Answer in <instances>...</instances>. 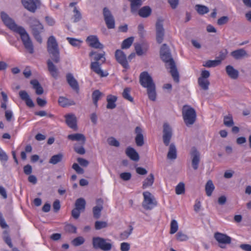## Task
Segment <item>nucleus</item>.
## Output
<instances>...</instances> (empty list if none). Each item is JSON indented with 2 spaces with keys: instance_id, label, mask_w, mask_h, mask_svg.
I'll use <instances>...</instances> for the list:
<instances>
[{
  "instance_id": "obj_23",
  "label": "nucleus",
  "mask_w": 251,
  "mask_h": 251,
  "mask_svg": "<svg viewBox=\"0 0 251 251\" xmlns=\"http://www.w3.org/2000/svg\"><path fill=\"white\" fill-rule=\"evenodd\" d=\"M105 52L103 51L101 53H98L96 51H92L89 53V56L90 57L94 56V62H100L99 61H101V63H104L106 59L105 58Z\"/></svg>"
},
{
  "instance_id": "obj_59",
  "label": "nucleus",
  "mask_w": 251,
  "mask_h": 251,
  "mask_svg": "<svg viewBox=\"0 0 251 251\" xmlns=\"http://www.w3.org/2000/svg\"><path fill=\"white\" fill-rule=\"evenodd\" d=\"M72 168L78 174H83L84 172V170L76 163L73 164Z\"/></svg>"
},
{
  "instance_id": "obj_29",
  "label": "nucleus",
  "mask_w": 251,
  "mask_h": 251,
  "mask_svg": "<svg viewBox=\"0 0 251 251\" xmlns=\"http://www.w3.org/2000/svg\"><path fill=\"white\" fill-rule=\"evenodd\" d=\"M148 49V45L143 44L141 45L137 44L135 45V50L138 55H142L146 53Z\"/></svg>"
},
{
  "instance_id": "obj_20",
  "label": "nucleus",
  "mask_w": 251,
  "mask_h": 251,
  "mask_svg": "<svg viewBox=\"0 0 251 251\" xmlns=\"http://www.w3.org/2000/svg\"><path fill=\"white\" fill-rule=\"evenodd\" d=\"M230 54L236 60H239L243 58H248L250 56V55L244 49H240L232 51Z\"/></svg>"
},
{
  "instance_id": "obj_56",
  "label": "nucleus",
  "mask_w": 251,
  "mask_h": 251,
  "mask_svg": "<svg viewBox=\"0 0 251 251\" xmlns=\"http://www.w3.org/2000/svg\"><path fill=\"white\" fill-rule=\"evenodd\" d=\"M74 150L78 154H84L85 153V150L84 148L81 146H79L77 144H75L74 146Z\"/></svg>"
},
{
  "instance_id": "obj_46",
  "label": "nucleus",
  "mask_w": 251,
  "mask_h": 251,
  "mask_svg": "<svg viewBox=\"0 0 251 251\" xmlns=\"http://www.w3.org/2000/svg\"><path fill=\"white\" fill-rule=\"evenodd\" d=\"M220 64V60H208L207 61L205 64L203 65V66L205 67L210 68V67H215L216 66H218Z\"/></svg>"
},
{
  "instance_id": "obj_61",
  "label": "nucleus",
  "mask_w": 251,
  "mask_h": 251,
  "mask_svg": "<svg viewBox=\"0 0 251 251\" xmlns=\"http://www.w3.org/2000/svg\"><path fill=\"white\" fill-rule=\"evenodd\" d=\"M129 228L130 229H129V231L126 230L121 234V236L123 238H124V239L127 238L131 234V233L132 232L133 228L131 226H130Z\"/></svg>"
},
{
  "instance_id": "obj_60",
  "label": "nucleus",
  "mask_w": 251,
  "mask_h": 251,
  "mask_svg": "<svg viewBox=\"0 0 251 251\" xmlns=\"http://www.w3.org/2000/svg\"><path fill=\"white\" fill-rule=\"evenodd\" d=\"M227 54V50H225V51H221L219 52V55L216 57L217 60H220V63H221L222 61L224 60Z\"/></svg>"
},
{
  "instance_id": "obj_48",
  "label": "nucleus",
  "mask_w": 251,
  "mask_h": 251,
  "mask_svg": "<svg viewBox=\"0 0 251 251\" xmlns=\"http://www.w3.org/2000/svg\"><path fill=\"white\" fill-rule=\"evenodd\" d=\"M130 88H126L123 91V97L124 99L129 100V101L132 102L133 100V98L130 95Z\"/></svg>"
},
{
  "instance_id": "obj_42",
  "label": "nucleus",
  "mask_w": 251,
  "mask_h": 251,
  "mask_svg": "<svg viewBox=\"0 0 251 251\" xmlns=\"http://www.w3.org/2000/svg\"><path fill=\"white\" fill-rule=\"evenodd\" d=\"M102 93L99 90H95L92 93V99L93 103L97 107L98 106V101L100 99Z\"/></svg>"
},
{
  "instance_id": "obj_49",
  "label": "nucleus",
  "mask_w": 251,
  "mask_h": 251,
  "mask_svg": "<svg viewBox=\"0 0 251 251\" xmlns=\"http://www.w3.org/2000/svg\"><path fill=\"white\" fill-rule=\"evenodd\" d=\"M176 239L180 242L185 241L188 239V236L181 231H179L176 235Z\"/></svg>"
},
{
  "instance_id": "obj_21",
  "label": "nucleus",
  "mask_w": 251,
  "mask_h": 251,
  "mask_svg": "<svg viewBox=\"0 0 251 251\" xmlns=\"http://www.w3.org/2000/svg\"><path fill=\"white\" fill-rule=\"evenodd\" d=\"M67 125L71 128L76 130V118L74 114H69L65 116Z\"/></svg>"
},
{
  "instance_id": "obj_53",
  "label": "nucleus",
  "mask_w": 251,
  "mask_h": 251,
  "mask_svg": "<svg viewBox=\"0 0 251 251\" xmlns=\"http://www.w3.org/2000/svg\"><path fill=\"white\" fill-rule=\"evenodd\" d=\"M73 12L74 13V22H77L80 20L81 19V15L79 10L77 9L76 7H74Z\"/></svg>"
},
{
  "instance_id": "obj_8",
  "label": "nucleus",
  "mask_w": 251,
  "mask_h": 251,
  "mask_svg": "<svg viewBox=\"0 0 251 251\" xmlns=\"http://www.w3.org/2000/svg\"><path fill=\"white\" fill-rule=\"evenodd\" d=\"M1 19L4 24L11 30L18 32L20 28L22 26H18L16 24L14 21L5 12H1L0 13Z\"/></svg>"
},
{
  "instance_id": "obj_43",
  "label": "nucleus",
  "mask_w": 251,
  "mask_h": 251,
  "mask_svg": "<svg viewBox=\"0 0 251 251\" xmlns=\"http://www.w3.org/2000/svg\"><path fill=\"white\" fill-rule=\"evenodd\" d=\"M196 10L201 15H203L209 12V9L207 6L200 4L196 5Z\"/></svg>"
},
{
  "instance_id": "obj_27",
  "label": "nucleus",
  "mask_w": 251,
  "mask_h": 251,
  "mask_svg": "<svg viewBox=\"0 0 251 251\" xmlns=\"http://www.w3.org/2000/svg\"><path fill=\"white\" fill-rule=\"evenodd\" d=\"M68 139L72 141H81L82 145L84 144L86 138L85 136L81 133H75L70 134L67 137Z\"/></svg>"
},
{
  "instance_id": "obj_58",
  "label": "nucleus",
  "mask_w": 251,
  "mask_h": 251,
  "mask_svg": "<svg viewBox=\"0 0 251 251\" xmlns=\"http://www.w3.org/2000/svg\"><path fill=\"white\" fill-rule=\"evenodd\" d=\"M229 21V18L227 16H223L219 18L217 21V24L219 25H222L226 24Z\"/></svg>"
},
{
  "instance_id": "obj_13",
  "label": "nucleus",
  "mask_w": 251,
  "mask_h": 251,
  "mask_svg": "<svg viewBox=\"0 0 251 251\" xmlns=\"http://www.w3.org/2000/svg\"><path fill=\"white\" fill-rule=\"evenodd\" d=\"M103 14L107 28L109 29L114 28L115 27V20L111 12L107 8H103Z\"/></svg>"
},
{
  "instance_id": "obj_57",
  "label": "nucleus",
  "mask_w": 251,
  "mask_h": 251,
  "mask_svg": "<svg viewBox=\"0 0 251 251\" xmlns=\"http://www.w3.org/2000/svg\"><path fill=\"white\" fill-rule=\"evenodd\" d=\"M120 177L124 181H128L131 179V174L129 172L122 173L120 175Z\"/></svg>"
},
{
  "instance_id": "obj_44",
  "label": "nucleus",
  "mask_w": 251,
  "mask_h": 251,
  "mask_svg": "<svg viewBox=\"0 0 251 251\" xmlns=\"http://www.w3.org/2000/svg\"><path fill=\"white\" fill-rule=\"evenodd\" d=\"M224 124L227 127L232 126L234 125L232 116L231 114H228L224 117Z\"/></svg>"
},
{
  "instance_id": "obj_39",
  "label": "nucleus",
  "mask_w": 251,
  "mask_h": 251,
  "mask_svg": "<svg viewBox=\"0 0 251 251\" xmlns=\"http://www.w3.org/2000/svg\"><path fill=\"white\" fill-rule=\"evenodd\" d=\"M198 82L199 86L203 90H207L209 88L210 82L208 79H204L201 78H199Z\"/></svg>"
},
{
  "instance_id": "obj_32",
  "label": "nucleus",
  "mask_w": 251,
  "mask_h": 251,
  "mask_svg": "<svg viewBox=\"0 0 251 251\" xmlns=\"http://www.w3.org/2000/svg\"><path fill=\"white\" fill-rule=\"evenodd\" d=\"M167 157L172 160L175 159L177 157L176 149L174 143L171 144L169 146Z\"/></svg>"
},
{
  "instance_id": "obj_14",
  "label": "nucleus",
  "mask_w": 251,
  "mask_h": 251,
  "mask_svg": "<svg viewBox=\"0 0 251 251\" xmlns=\"http://www.w3.org/2000/svg\"><path fill=\"white\" fill-rule=\"evenodd\" d=\"M173 136V132L172 128L167 123L163 125V141L166 146L169 145L171 139Z\"/></svg>"
},
{
  "instance_id": "obj_22",
  "label": "nucleus",
  "mask_w": 251,
  "mask_h": 251,
  "mask_svg": "<svg viewBox=\"0 0 251 251\" xmlns=\"http://www.w3.org/2000/svg\"><path fill=\"white\" fill-rule=\"evenodd\" d=\"M20 98L25 101L26 105L29 107H33L34 103L30 98L28 93L25 90L20 91L19 93Z\"/></svg>"
},
{
  "instance_id": "obj_28",
  "label": "nucleus",
  "mask_w": 251,
  "mask_h": 251,
  "mask_svg": "<svg viewBox=\"0 0 251 251\" xmlns=\"http://www.w3.org/2000/svg\"><path fill=\"white\" fill-rule=\"evenodd\" d=\"M226 70L228 75L232 79H237L239 75L238 71L235 69L232 66L228 65L226 68Z\"/></svg>"
},
{
  "instance_id": "obj_37",
  "label": "nucleus",
  "mask_w": 251,
  "mask_h": 251,
  "mask_svg": "<svg viewBox=\"0 0 251 251\" xmlns=\"http://www.w3.org/2000/svg\"><path fill=\"white\" fill-rule=\"evenodd\" d=\"M154 179L153 175L152 174H150L143 182V188L145 189L148 187L151 186L153 183Z\"/></svg>"
},
{
  "instance_id": "obj_10",
  "label": "nucleus",
  "mask_w": 251,
  "mask_h": 251,
  "mask_svg": "<svg viewBox=\"0 0 251 251\" xmlns=\"http://www.w3.org/2000/svg\"><path fill=\"white\" fill-rule=\"evenodd\" d=\"M156 39L158 43L161 44L164 39L165 30L163 28V20L158 19L155 24Z\"/></svg>"
},
{
  "instance_id": "obj_41",
  "label": "nucleus",
  "mask_w": 251,
  "mask_h": 251,
  "mask_svg": "<svg viewBox=\"0 0 251 251\" xmlns=\"http://www.w3.org/2000/svg\"><path fill=\"white\" fill-rule=\"evenodd\" d=\"M66 39L72 46L75 47H79L82 43V40L74 38L67 37Z\"/></svg>"
},
{
  "instance_id": "obj_35",
  "label": "nucleus",
  "mask_w": 251,
  "mask_h": 251,
  "mask_svg": "<svg viewBox=\"0 0 251 251\" xmlns=\"http://www.w3.org/2000/svg\"><path fill=\"white\" fill-rule=\"evenodd\" d=\"M86 201L82 198L77 199L75 202V208L83 212L85 209Z\"/></svg>"
},
{
  "instance_id": "obj_33",
  "label": "nucleus",
  "mask_w": 251,
  "mask_h": 251,
  "mask_svg": "<svg viewBox=\"0 0 251 251\" xmlns=\"http://www.w3.org/2000/svg\"><path fill=\"white\" fill-rule=\"evenodd\" d=\"M130 3L131 12L133 14L137 13L142 4V0H130Z\"/></svg>"
},
{
  "instance_id": "obj_26",
  "label": "nucleus",
  "mask_w": 251,
  "mask_h": 251,
  "mask_svg": "<svg viewBox=\"0 0 251 251\" xmlns=\"http://www.w3.org/2000/svg\"><path fill=\"white\" fill-rule=\"evenodd\" d=\"M138 15L142 18L149 17L151 13L152 10L149 6H145L138 10Z\"/></svg>"
},
{
  "instance_id": "obj_52",
  "label": "nucleus",
  "mask_w": 251,
  "mask_h": 251,
  "mask_svg": "<svg viewBox=\"0 0 251 251\" xmlns=\"http://www.w3.org/2000/svg\"><path fill=\"white\" fill-rule=\"evenodd\" d=\"M84 241H85V240L83 237L79 236V237H77L75 238L72 241V244L75 246H80V245L83 244L84 243Z\"/></svg>"
},
{
  "instance_id": "obj_12",
  "label": "nucleus",
  "mask_w": 251,
  "mask_h": 251,
  "mask_svg": "<svg viewBox=\"0 0 251 251\" xmlns=\"http://www.w3.org/2000/svg\"><path fill=\"white\" fill-rule=\"evenodd\" d=\"M115 57L116 61L126 69H129L126 56L124 52L121 50H117L115 52Z\"/></svg>"
},
{
  "instance_id": "obj_54",
  "label": "nucleus",
  "mask_w": 251,
  "mask_h": 251,
  "mask_svg": "<svg viewBox=\"0 0 251 251\" xmlns=\"http://www.w3.org/2000/svg\"><path fill=\"white\" fill-rule=\"evenodd\" d=\"M64 229L66 232L70 233H76V227L71 224H67L65 226Z\"/></svg>"
},
{
  "instance_id": "obj_11",
  "label": "nucleus",
  "mask_w": 251,
  "mask_h": 251,
  "mask_svg": "<svg viewBox=\"0 0 251 251\" xmlns=\"http://www.w3.org/2000/svg\"><path fill=\"white\" fill-rule=\"evenodd\" d=\"M24 7L28 11L34 13L40 7V0H22Z\"/></svg>"
},
{
  "instance_id": "obj_24",
  "label": "nucleus",
  "mask_w": 251,
  "mask_h": 251,
  "mask_svg": "<svg viewBox=\"0 0 251 251\" xmlns=\"http://www.w3.org/2000/svg\"><path fill=\"white\" fill-rule=\"evenodd\" d=\"M126 155L133 161H138L139 160L138 153L132 147H127L126 150Z\"/></svg>"
},
{
  "instance_id": "obj_16",
  "label": "nucleus",
  "mask_w": 251,
  "mask_h": 251,
  "mask_svg": "<svg viewBox=\"0 0 251 251\" xmlns=\"http://www.w3.org/2000/svg\"><path fill=\"white\" fill-rule=\"evenodd\" d=\"M190 155L192 167L195 170H196L199 168L200 162V153L195 148H193L191 151Z\"/></svg>"
},
{
  "instance_id": "obj_62",
  "label": "nucleus",
  "mask_w": 251,
  "mask_h": 251,
  "mask_svg": "<svg viewBox=\"0 0 251 251\" xmlns=\"http://www.w3.org/2000/svg\"><path fill=\"white\" fill-rule=\"evenodd\" d=\"M53 209L55 212H57L60 209V203L58 200H55L53 203Z\"/></svg>"
},
{
  "instance_id": "obj_64",
  "label": "nucleus",
  "mask_w": 251,
  "mask_h": 251,
  "mask_svg": "<svg viewBox=\"0 0 251 251\" xmlns=\"http://www.w3.org/2000/svg\"><path fill=\"white\" fill-rule=\"evenodd\" d=\"M120 248L122 251H128L130 249V245L128 243L123 242L121 243Z\"/></svg>"
},
{
  "instance_id": "obj_15",
  "label": "nucleus",
  "mask_w": 251,
  "mask_h": 251,
  "mask_svg": "<svg viewBox=\"0 0 251 251\" xmlns=\"http://www.w3.org/2000/svg\"><path fill=\"white\" fill-rule=\"evenodd\" d=\"M214 237L216 241L219 243L220 247L225 248L224 244H229L231 241V238L226 234L216 232L214 234Z\"/></svg>"
},
{
  "instance_id": "obj_34",
  "label": "nucleus",
  "mask_w": 251,
  "mask_h": 251,
  "mask_svg": "<svg viewBox=\"0 0 251 251\" xmlns=\"http://www.w3.org/2000/svg\"><path fill=\"white\" fill-rule=\"evenodd\" d=\"M117 98L115 96L108 95L107 97V104L106 108L107 109H113L116 106L115 102L116 101Z\"/></svg>"
},
{
  "instance_id": "obj_51",
  "label": "nucleus",
  "mask_w": 251,
  "mask_h": 251,
  "mask_svg": "<svg viewBox=\"0 0 251 251\" xmlns=\"http://www.w3.org/2000/svg\"><path fill=\"white\" fill-rule=\"evenodd\" d=\"M185 192V185L183 182H180L176 187V193L177 195H181Z\"/></svg>"
},
{
  "instance_id": "obj_40",
  "label": "nucleus",
  "mask_w": 251,
  "mask_h": 251,
  "mask_svg": "<svg viewBox=\"0 0 251 251\" xmlns=\"http://www.w3.org/2000/svg\"><path fill=\"white\" fill-rule=\"evenodd\" d=\"M134 41L133 37H130L124 40L121 45L122 49H127L131 46Z\"/></svg>"
},
{
  "instance_id": "obj_2",
  "label": "nucleus",
  "mask_w": 251,
  "mask_h": 251,
  "mask_svg": "<svg viewBox=\"0 0 251 251\" xmlns=\"http://www.w3.org/2000/svg\"><path fill=\"white\" fill-rule=\"evenodd\" d=\"M160 54L161 58L165 63L166 67L170 69V72L174 80L178 82L179 81L178 73L170 49L166 44H164L162 46L160 49Z\"/></svg>"
},
{
  "instance_id": "obj_30",
  "label": "nucleus",
  "mask_w": 251,
  "mask_h": 251,
  "mask_svg": "<svg viewBox=\"0 0 251 251\" xmlns=\"http://www.w3.org/2000/svg\"><path fill=\"white\" fill-rule=\"evenodd\" d=\"M30 84L33 86V88L35 90V93L37 95H40L44 93L43 88L37 80H31Z\"/></svg>"
},
{
  "instance_id": "obj_47",
  "label": "nucleus",
  "mask_w": 251,
  "mask_h": 251,
  "mask_svg": "<svg viewBox=\"0 0 251 251\" xmlns=\"http://www.w3.org/2000/svg\"><path fill=\"white\" fill-rule=\"evenodd\" d=\"M178 226L177 221L176 220H172L170 225V233L173 234L178 230Z\"/></svg>"
},
{
  "instance_id": "obj_1",
  "label": "nucleus",
  "mask_w": 251,
  "mask_h": 251,
  "mask_svg": "<svg viewBox=\"0 0 251 251\" xmlns=\"http://www.w3.org/2000/svg\"><path fill=\"white\" fill-rule=\"evenodd\" d=\"M47 50L51 59L47 61L48 70L52 77L57 79L59 71L53 62L58 63L60 61V52L57 41L53 36H50L47 42Z\"/></svg>"
},
{
  "instance_id": "obj_9",
  "label": "nucleus",
  "mask_w": 251,
  "mask_h": 251,
  "mask_svg": "<svg viewBox=\"0 0 251 251\" xmlns=\"http://www.w3.org/2000/svg\"><path fill=\"white\" fill-rule=\"evenodd\" d=\"M143 196L144 201L142 203V206L144 209L151 210L157 205V201L150 192L148 191L144 192Z\"/></svg>"
},
{
  "instance_id": "obj_25",
  "label": "nucleus",
  "mask_w": 251,
  "mask_h": 251,
  "mask_svg": "<svg viewBox=\"0 0 251 251\" xmlns=\"http://www.w3.org/2000/svg\"><path fill=\"white\" fill-rule=\"evenodd\" d=\"M67 81L71 87L75 91L79 89L78 84L77 80L71 74H68L66 75Z\"/></svg>"
},
{
  "instance_id": "obj_63",
  "label": "nucleus",
  "mask_w": 251,
  "mask_h": 251,
  "mask_svg": "<svg viewBox=\"0 0 251 251\" xmlns=\"http://www.w3.org/2000/svg\"><path fill=\"white\" fill-rule=\"evenodd\" d=\"M77 161L81 166L83 167H87L89 164V162L85 159L82 158H78Z\"/></svg>"
},
{
  "instance_id": "obj_19",
  "label": "nucleus",
  "mask_w": 251,
  "mask_h": 251,
  "mask_svg": "<svg viewBox=\"0 0 251 251\" xmlns=\"http://www.w3.org/2000/svg\"><path fill=\"white\" fill-rule=\"evenodd\" d=\"M143 130L140 126H136L135 129L136 136L135 141L136 144L138 147H142L144 144Z\"/></svg>"
},
{
  "instance_id": "obj_6",
  "label": "nucleus",
  "mask_w": 251,
  "mask_h": 251,
  "mask_svg": "<svg viewBox=\"0 0 251 251\" xmlns=\"http://www.w3.org/2000/svg\"><path fill=\"white\" fill-rule=\"evenodd\" d=\"M19 29L17 33L20 35L25 48L30 54L33 53L34 51V46L29 34L24 27L20 28Z\"/></svg>"
},
{
  "instance_id": "obj_18",
  "label": "nucleus",
  "mask_w": 251,
  "mask_h": 251,
  "mask_svg": "<svg viewBox=\"0 0 251 251\" xmlns=\"http://www.w3.org/2000/svg\"><path fill=\"white\" fill-rule=\"evenodd\" d=\"M86 42L91 47L99 49L103 48V45L99 42V39L97 36H89L86 39Z\"/></svg>"
},
{
  "instance_id": "obj_31",
  "label": "nucleus",
  "mask_w": 251,
  "mask_h": 251,
  "mask_svg": "<svg viewBox=\"0 0 251 251\" xmlns=\"http://www.w3.org/2000/svg\"><path fill=\"white\" fill-rule=\"evenodd\" d=\"M58 101L59 105L63 107L75 104V102L73 100H69L64 97H60Z\"/></svg>"
},
{
  "instance_id": "obj_5",
  "label": "nucleus",
  "mask_w": 251,
  "mask_h": 251,
  "mask_svg": "<svg viewBox=\"0 0 251 251\" xmlns=\"http://www.w3.org/2000/svg\"><path fill=\"white\" fill-rule=\"evenodd\" d=\"M29 24L30 28L31 29L32 33L35 39L38 42L41 43L42 42V39L40 36V33L43 31V25L38 20L35 18L30 19Z\"/></svg>"
},
{
  "instance_id": "obj_4",
  "label": "nucleus",
  "mask_w": 251,
  "mask_h": 251,
  "mask_svg": "<svg viewBox=\"0 0 251 251\" xmlns=\"http://www.w3.org/2000/svg\"><path fill=\"white\" fill-rule=\"evenodd\" d=\"M182 116L184 122L187 126L194 124L196 120L197 114L195 110L188 105H184L182 108Z\"/></svg>"
},
{
  "instance_id": "obj_3",
  "label": "nucleus",
  "mask_w": 251,
  "mask_h": 251,
  "mask_svg": "<svg viewBox=\"0 0 251 251\" xmlns=\"http://www.w3.org/2000/svg\"><path fill=\"white\" fill-rule=\"evenodd\" d=\"M139 82L141 85L147 88L149 98L152 101L156 100L155 85L151 76L147 72H142L140 75Z\"/></svg>"
},
{
  "instance_id": "obj_55",
  "label": "nucleus",
  "mask_w": 251,
  "mask_h": 251,
  "mask_svg": "<svg viewBox=\"0 0 251 251\" xmlns=\"http://www.w3.org/2000/svg\"><path fill=\"white\" fill-rule=\"evenodd\" d=\"M108 144L110 146L118 147L120 146V143L114 137L109 138L107 140Z\"/></svg>"
},
{
  "instance_id": "obj_17",
  "label": "nucleus",
  "mask_w": 251,
  "mask_h": 251,
  "mask_svg": "<svg viewBox=\"0 0 251 251\" xmlns=\"http://www.w3.org/2000/svg\"><path fill=\"white\" fill-rule=\"evenodd\" d=\"M101 64L100 62H92L90 65V69L100 77L107 76L108 75V73L106 71L103 72L101 69L100 66Z\"/></svg>"
},
{
  "instance_id": "obj_36",
  "label": "nucleus",
  "mask_w": 251,
  "mask_h": 251,
  "mask_svg": "<svg viewBox=\"0 0 251 251\" xmlns=\"http://www.w3.org/2000/svg\"><path fill=\"white\" fill-rule=\"evenodd\" d=\"M63 158V155L62 153H60L55 155H54L51 157L49 160V163L55 165L62 160Z\"/></svg>"
},
{
  "instance_id": "obj_7",
  "label": "nucleus",
  "mask_w": 251,
  "mask_h": 251,
  "mask_svg": "<svg viewBox=\"0 0 251 251\" xmlns=\"http://www.w3.org/2000/svg\"><path fill=\"white\" fill-rule=\"evenodd\" d=\"M93 246L95 249H100L103 251H110L112 248V244L107 241H110L108 239L96 237L93 238Z\"/></svg>"
},
{
  "instance_id": "obj_38",
  "label": "nucleus",
  "mask_w": 251,
  "mask_h": 251,
  "mask_svg": "<svg viewBox=\"0 0 251 251\" xmlns=\"http://www.w3.org/2000/svg\"><path fill=\"white\" fill-rule=\"evenodd\" d=\"M214 189L215 186L212 181L211 180H208L205 187V190L207 196L208 197L211 196Z\"/></svg>"
},
{
  "instance_id": "obj_45",
  "label": "nucleus",
  "mask_w": 251,
  "mask_h": 251,
  "mask_svg": "<svg viewBox=\"0 0 251 251\" xmlns=\"http://www.w3.org/2000/svg\"><path fill=\"white\" fill-rule=\"evenodd\" d=\"M103 209V206H94L93 208V214L95 219H99L101 215V211Z\"/></svg>"
},
{
  "instance_id": "obj_50",
  "label": "nucleus",
  "mask_w": 251,
  "mask_h": 251,
  "mask_svg": "<svg viewBox=\"0 0 251 251\" xmlns=\"http://www.w3.org/2000/svg\"><path fill=\"white\" fill-rule=\"evenodd\" d=\"M107 226V223L104 221H97L95 223V228L96 230H100Z\"/></svg>"
}]
</instances>
